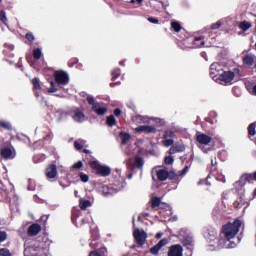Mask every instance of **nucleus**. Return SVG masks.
I'll return each mask as SVG.
<instances>
[{
	"instance_id": "obj_1",
	"label": "nucleus",
	"mask_w": 256,
	"mask_h": 256,
	"mask_svg": "<svg viewBox=\"0 0 256 256\" xmlns=\"http://www.w3.org/2000/svg\"><path fill=\"white\" fill-rule=\"evenodd\" d=\"M242 225L241 220H235L232 223L224 225L221 232L222 239L219 240V247L223 249H233L237 247V244L231 240L237 237V233H239V229H241Z\"/></svg>"
},
{
	"instance_id": "obj_2",
	"label": "nucleus",
	"mask_w": 256,
	"mask_h": 256,
	"mask_svg": "<svg viewBox=\"0 0 256 256\" xmlns=\"http://www.w3.org/2000/svg\"><path fill=\"white\" fill-rule=\"evenodd\" d=\"M90 167L101 177H108V175H111V168L107 165H102L99 161L91 162Z\"/></svg>"
},
{
	"instance_id": "obj_3",
	"label": "nucleus",
	"mask_w": 256,
	"mask_h": 256,
	"mask_svg": "<svg viewBox=\"0 0 256 256\" xmlns=\"http://www.w3.org/2000/svg\"><path fill=\"white\" fill-rule=\"evenodd\" d=\"M31 256H47V251H49V245L41 242H36L32 248Z\"/></svg>"
},
{
	"instance_id": "obj_4",
	"label": "nucleus",
	"mask_w": 256,
	"mask_h": 256,
	"mask_svg": "<svg viewBox=\"0 0 256 256\" xmlns=\"http://www.w3.org/2000/svg\"><path fill=\"white\" fill-rule=\"evenodd\" d=\"M87 102L89 105H92V111L97 113V115H105L107 113V108L99 103H95V98H93V96H88Z\"/></svg>"
},
{
	"instance_id": "obj_5",
	"label": "nucleus",
	"mask_w": 256,
	"mask_h": 256,
	"mask_svg": "<svg viewBox=\"0 0 256 256\" xmlns=\"http://www.w3.org/2000/svg\"><path fill=\"white\" fill-rule=\"evenodd\" d=\"M233 79H235V73L231 71H226L223 74L218 76V81L221 85H229L232 83Z\"/></svg>"
},
{
	"instance_id": "obj_6",
	"label": "nucleus",
	"mask_w": 256,
	"mask_h": 256,
	"mask_svg": "<svg viewBox=\"0 0 256 256\" xmlns=\"http://www.w3.org/2000/svg\"><path fill=\"white\" fill-rule=\"evenodd\" d=\"M133 123H136V125H141V124H150L155 121L158 123L159 118H151L149 116H143V115H136L132 118Z\"/></svg>"
},
{
	"instance_id": "obj_7",
	"label": "nucleus",
	"mask_w": 256,
	"mask_h": 256,
	"mask_svg": "<svg viewBox=\"0 0 256 256\" xmlns=\"http://www.w3.org/2000/svg\"><path fill=\"white\" fill-rule=\"evenodd\" d=\"M133 235L138 245H145V241H147V233L144 230L136 228Z\"/></svg>"
},
{
	"instance_id": "obj_8",
	"label": "nucleus",
	"mask_w": 256,
	"mask_h": 256,
	"mask_svg": "<svg viewBox=\"0 0 256 256\" xmlns=\"http://www.w3.org/2000/svg\"><path fill=\"white\" fill-rule=\"evenodd\" d=\"M156 175L158 181H167V179H175V174L173 172L169 173V171L163 168H159L158 170H156Z\"/></svg>"
},
{
	"instance_id": "obj_9",
	"label": "nucleus",
	"mask_w": 256,
	"mask_h": 256,
	"mask_svg": "<svg viewBox=\"0 0 256 256\" xmlns=\"http://www.w3.org/2000/svg\"><path fill=\"white\" fill-rule=\"evenodd\" d=\"M222 67L221 64L215 62L210 66V77L217 81L219 79V75H221Z\"/></svg>"
},
{
	"instance_id": "obj_10",
	"label": "nucleus",
	"mask_w": 256,
	"mask_h": 256,
	"mask_svg": "<svg viewBox=\"0 0 256 256\" xmlns=\"http://www.w3.org/2000/svg\"><path fill=\"white\" fill-rule=\"evenodd\" d=\"M0 155L3 157V159H15V149L13 146L3 147L0 151Z\"/></svg>"
},
{
	"instance_id": "obj_11",
	"label": "nucleus",
	"mask_w": 256,
	"mask_h": 256,
	"mask_svg": "<svg viewBox=\"0 0 256 256\" xmlns=\"http://www.w3.org/2000/svg\"><path fill=\"white\" fill-rule=\"evenodd\" d=\"M55 80L57 83H59V85H67V83H69V76L65 72H56Z\"/></svg>"
},
{
	"instance_id": "obj_12",
	"label": "nucleus",
	"mask_w": 256,
	"mask_h": 256,
	"mask_svg": "<svg viewBox=\"0 0 256 256\" xmlns=\"http://www.w3.org/2000/svg\"><path fill=\"white\" fill-rule=\"evenodd\" d=\"M168 256H183V247L179 244L171 246L168 251Z\"/></svg>"
},
{
	"instance_id": "obj_13",
	"label": "nucleus",
	"mask_w": 256,
	"mask_h": 256,
	"mask_svg": "<svg viewBox=\"0 0 256 256\" xmlns=\"http://www.w3.org/2000/svg\"><path fill=\"white\" fill-rule=\"evenodd\" d=\"M135 133H157V128L153 126L142 125L134 129Z\"/></svg>"
},
{
	"instance_id": "obj_14",
	"label": "nucleus",
	"mask_w": 256,
	"mask_h": 256,
	"mask_svg": "<svg viewBox=\"0 0 256 256\" xmlns=\"http://www.w3.org/2000/svg\"><path fill=\"white\" fill-rule=\"evenodd\" d=\"M212 138L207 134H197L196 141L200 145H209L211 143Z\"/></svg>"
},
{
	"instance_id": "obj_15",
	"label": "nucleus",
	"mask_w": 256,
	"mask_h": 256,
	"mask_svg": "<svg viewBox=\"0 0 256 256\" xmlns=\"http://www.w3.org/2000/svg\"><path fill=\"white\" fill-rule=\"evenodd\" d=\"M72 118L77 123H83V121H85V114H83L81 110L75 109L72 113Z\"/></svg>"
},
{
	"instance_id": "obj_16",
	"label": "nucleus",
	"mask_w": 256,
	"mask_h": 256,
	"mask_svg": "<svg viewBox=\"0 0 256 256\" xmlns=\"http://www.w3.org/2000/svg\"><path fill=\"white\" fill-rule=\"evenodd\" d=\"M41 233V226L39 224H32L28 228V235L30 237H35V235H39Z\"/></svg>"
},
{
	"instance_id": "obj_17",
	"label": "nucleus",
	"mask_w": 256,
	"mask_h": 256,
	"mask_svg": "<svg viewBox=\"0 0 256 256\" xmlns=\"http://www.w3.org/2000/svg\"><path fill=\"white\" fill-rule=\"evenodd\" d=\"M46 177H48V179H55V177H57V166L53 164L50 165L46 169Z\"/></svg>"
},
{
	"instance_id": "obj_18",
	"label": "nucleus",
	"mask_w": 256,
	"mask_h": 256,
	"mask_svg": "<svg viewBox=\"0 0 256 256\" xmlns=\"http://www.w3.org/2000/svg\"><path fill=\"white\" fill-rule=\"evenodd\" d=\"M91 205H93L91 203V201H89L85 198H80L79 199V207H80V209H82V211H85V209H87V207H91Z\"/></svg>"
},
{
	"instance_id": "obj_19",
	"label": "nucleus",
	"mask_w": 256,
	"mask_h": 256,
	"mask_svg": "<svg viewBox=\"0 0 256 256\" xmlns=\"http://www.w3.org/2000/svg\"><path fill=\"white\" fill-rule=\"evenodd\" d=\"M243 63L248 67H252V65H255V57L252 55H247L243 58Z\"/></svg>"
},
{
	"instance_id": "obj_20",
	"label": "nucleus",
	"mask_w": 256,
	"mask_h": 256,
	"mask_svg": "<svg viewBox=\"0 0 256 256\" xmlns=\"http://www.w3.org/2000/svg\"><path fill=\"white\" fill-rule=\"evenodd\" d=\"M181 151H185V146L175 145L170 148L169 153L173 155L174 153H181Z\"/></svg>"
},
{
	"instance_id": "obj_21",
	"label": "nucleus",
	"mask_w": 256,
	"mask_h": 256,
	"mask_svg": "<svg viewBox=\"0 0 256 256\" xmlns=\"http://www.w3.org/2000/svg\"><path fill=\"white\" fill-rule=\"evenodd\" d=\"M106 253L107 249L103 248L101 250L91 252L89 256H105Z\"/></svg>"
},
{
	"instance_id": "obj_22",
	"label": "nucleus",
	"mask_w": 256,
	"mask_h": 256,
	"mask_svg": "<svg viewBox=\"0 0 256 256\" xmlns=\"http://www.w3.org/2000/svg\"><path fill=\"white\" fill-rule=\"evenodd\" d=\"M117 123V120H115V116L111 115L107 117V125L109 127H113Z\"/></svg>"
},
{
	"instance_id": "obj_23",
	"label": "nucleus",
	"mask_w": 256,
	"mask_h": 256,
	"mask_svg": "<svg viewBox=\"0 0 256 256\" xmlns=\"http://www.w3.org/2000/svg\"><path fill=\"white\" fill-rule=\"evenodd\" d=\"M120 137L122 139V143L123 145H125V143H127V141H129L131 139V135H129L128 133H120Z\"/></svg>"
},
{
	"instance_id": "obj_24",
	"label": "nucleus",
	"mask_w": 256,
	"mask_h": 256,
	"mask_svg": "<svg viewBox=\"0 0 256 256\" xmlns=\"http://www.w3.org/2000/svg\"><path fill=\"white\" fill-rule=\"evenodd\" d=\"M240 29H242V31H247L248 29H251V23L249 22H242L239 25Z\"/></svg>"
},
{
	"instance_id": "obj_25",
	"label": "nucleus",
	"mask_w": 256,
	"mask_h": 256,
	"mask_svg": "<svg viewBox=\"0 0 256 256\" xmlns=\"http://www.w3.org/2000/svg\"><path fill=\"white\" fill-rule=\"evenodd\" d=\"M79 177H80V181H82V183H88L89 182V175H87L83 172H80Z\"/></svg>"
},
{
	"instance_id": "obj_26",
	"label": "nucleus",
	"mask_w": 256,
	"mask_h": 256,
	"mask_svg": "<svg viewBox=\"0 0 256 256\" xmlns=\"http://www.w3.org/2000/svg\"><path fill=\"white\" fill-rule=\"evenodd\" d=\"M171 27L172 29H174V31H176V33H179V31H181V24H179V22H172Z\"/></svg>"
},
{
	"instance_id": "obj_27",
	"label": "nucleus",
	"mask_w": 256,
	"mask_h": 256,
	"mask_svg": "<svg viewBox=\"0 0 256 256\" xmlns=\"http://www.w3.org/2000/svg\"><path fill=\"white\" fill-rule=\"evenodd\" d=\"M175 137V133L172 130H167L163 136V139H173Z\"/></svg>"
},
{
	"instance_id": "obj_28",
	"label": "nucleus",
	"mask_w": 256,
	"mask_h": 256,
	"mask_svg": "<svg viewBox=\"0 0 256 256\" xmlns=\"http://www.w3.org/2000/svg\"><path fill=\"white\" fill-rule=\"evenodd\" d=\"M174 141L172 138H164L163 145L164 147H171L173 145Z\"/></svg>"
},
{
	"instance_id": "obj_29",
	"label": "nucleus",
	"mask_w": 256,
	"mask_h": 256,
	"mask_svg": "<svg viewBox=\"0 0 256 256\" xmlns=\"http://www.w3.org/2000/svg\"><path fill=\"white\" fill-rule=\"evenodd\" d=\"M83 145H85L84 141H75L74 142V147L75 149H77L78 151H81V149H83Z\"/></svg>"
},
{
	"instance_id": "obj_30",
	"label": "nucleus",
	"mask_w": 256,
	"mask_h": 256,
	"mask_svg": "<svg viewBox=\"0 0 256 256\" xmlns=\"http://www.w3.org/2000/svg\"><path fill=\"white\" fill-rule=\"evenodd\" d=\"M41 55H42L41 49H39V48L34 49V51H33L34 59H41Z\"/></svg>"
},
{
	"instance_id": "obj_31",
	"label": "nucleus",
	"mask_w": 256,
	"mask_h": 256,
	"mask_svg": "<svg viewBox=\"0 0 256 256\" xmlns=\"http://www.w3.org/2000/svg\"><path fill=\"white\" fill-rule=\"evenodd\" d=\"M0 256H13V254H11L9 249L2 248V249H0Z\"/></svg>"
},
{
	"instance_id": "obj_32",
	"label": "nucleus",
	"mask_w": 256,
	"mask_h": 256,
	"mask_svg": "<svg viewBox=\"0 0 256 256\" xmlns=\"http://www.w3.org/2000/svg\"><path fill=\"white\" fill-rule=\"evenodd\" d=\"M255 129H256L255 123L250 124L248 127L249 135H252V136L255 135L256 133Z\"/></svg>"
},
{
	"instance_id": "obj_33",
	"label": "nucleus",
	"mask_w": 256,
	"mask_h": 256,
	"mask_svg": "<svg viewBox=\"0 0 256 256\" xmlns=\"http://www.w3.org/2000/svg\"><path fill=\"white\" fill-rule=\"evenodd\" d=\"M83 167V162L78 161L74 165H72V170L77 171Z\"/></svg>"
},
{
	"instance_id": "obj_34",
	"label": "nucleus",
	"mask_w": 256,
	"mask_h": 256,
	"mask_svg": "<svg viewBox=\"0 0 256 256\" xmlns=\"http://www.w3.org/2000/svg\"><path fill=\"white\" fill-rule=\"evenodd\" d=\"M135 167H138V168H141L143 167V159L139 158V157H136L135 158Z\"/></svg>"
},
{
	"instance_id": "obj_35",
	"label": "nucleus",
	"mask_w": 256,
	"mask_h": 256,
	"mask_svg": "<svg viewBox=\"0 0 256 256\" xmlns=\"http://www.w3.org/2000/svg\"><path fill=\"white\" fill-rule=\"evenodd\" d=\"M159 251H161V248L156 244L151 248L150 253H152V255H157Z\"/></svg>"
},
{
	"instance_id": "obj_36",
	"label": "nucleus",
	"mask_w": 256,
	"mask_h": 256,
	"mask_svg": "<svg viewBox=\"0 0 256 256\" xmlns=\"http://www.w3.org/2000/svg\"><path fill=\"white\" fill-rule=\"evenodd\" d=\"M187 171H189V166H185V168L181 172L175 174V177H183V175L187 174Z\"/></svg>"
},
{
	"instance_id": "obj_37",
	"label": "nucleus",
	"mask_w": 256,
	"mask_h": 256,
	"mask_svg": "<svg viewBox=\"0 0 256 256\" xmlns=\"http://www.w3.org/2000/svg\"><path fill=\"white\" fill-rule=\"evenodd\" d=\"M161 205V199L160 198H153L152 199V207H159Z\"/></svg>"
},
{
	"instance_id": "obj_38",
	"label": "nucleus",
	"mask_w": 256,
	"mask_h": 256,
	"mask_svg": "<svg viewBox=\"0 0 256 256\" xmlns=\"http://www.w3.org/2000/svg\"><path fill=\"white\" fill-rule=\"evenodd\" d=\"M0 127H3L4 129H11V123L5 122V121H1L0 122Z\"/></svg>"
},
{
	"instance_id": "obj_39",
	"label": "nucleus",
	"mask_w": 256,
	"mask_h": 256,
	"mask_svg": "<svg viewBox=\"0 0 256 256\" xmlns=\"http://www.w3.org/2000/svg\"><path fill=\"white\" fill-rule=\"evenodd\" d=\"M32 83H33V85H34V89H41V85L39 84V79L34 78V79L32 80Z\"/></svg>"
},
{
	"instance_id": "obj_40",
	"label": "nucleus",
	"mask_w": 256,
	"mask_h": 256,
	"mask_svg": "<svg viewBox=\"0 0 256 256\" xmlns=\"http://www.w3.org/2000/svg\"><path fill=\"white\" fill-rule=\"evenodd\" d=\"M0 21H2V23H7V16L5 15V11L0 12Z\"/></svg>"
},
{
	"instance_id": "obj_41",
	"label": "nucleus",
	"mask_w": 256,
	"mask_h": 256,
	"mask_svg": "<svg viewBox=\"0 0 256 256\" xmlns=\"http://www.w3.org/2000/svg\"><path fill=\"white\" fill-rule=\"evenodd\" d=\"M7 239V232L1 231L0 232V243H3Z\"/></svg>"
},
{
	"instance_id": "obj_42",
	"label": "nucleus",
	"mask_w": 256,
	"mask_h": 256,
	"mask_svg": "<svg viewBox=\"0 0 256 256\" xmlns=\"http://www.w3.org/2000/svg\"><path fill=\"white\" fill-rule=\"evenodd\" d=\"M173 156H167L166 158H165V163H166V165H173Z\"/></svg>"
},
{
	"instance_id": "obj_43",
	"label": "nucleus",
	"mask_w": 256,
	"mask_h": 256,
	"mask_svg": "<svg viewBox=\"0 0 256 256\" xmlns=\"http://www.w3.org/2000/svg\"><path fill=\"white\" fill-rule=\"evenodd\" d=\"M120 74H121V70H119V69L112 71L113 79H117V77H119Z\"/></svg>"
},
{
	"instance_id": "obj_44",
	"label": "nucleus",
	"mask_w": 256,
	"mask_h": 256,
	"mask_svg": "<svg viewBox=\"0 0 256 256\" xmlns=\"http://www.w3.org/2000/svg\"><path fill=\"white\" fill-rule=\"evenodd\" d=\"M165 245H167V239H162L159 241V243L157 244V246L161 249L162 247H165Z\"/></svg>"
},
{
	"instance_id": "obj_45",
	"label": "nucleus",
	"mask_w": 256,
	"mask_h": 256,
	"mask_svg": "<svg viewBox=\"0 0 256 256\" xmlns=\"http://www.w3.org/2000/svg\"><path fill=\"white\" fill-rule=\"evenodd\" d=\"M49 93H56L57 88L55 87V83L51 82V87L49 88Z\"/></svg>"
},
{
	"instance_id": "obj_46",
	"label": "nucleus",
	"mask_w": 256,
	"mask_h": 256,
	"mask_svg": "<svg viewBox=\"0 0 256 256\" xmlns=\"http://www.w3.org/2000/svg\"><path fill=\"white\" fill-rule=\"evenodd\" d=\"M199 41H201V38H196L195 45H197V47H203L205 45V42L202 41L200 44H198Z\"/></svg>"
},
{
	"instance_id": "obj_47",
	"label": "nucleus",
	"mask_w": 256,
	"mask_h": 256,
	"mask_svg": "<svg viewBox=\"0 0 256 256\" xmlns=\"http://www.w3.org/2000/svg\"><path fill=\"white\" fill-rule=\"evenodd\" d=\"M219 27H221V21H218V22L214 23L211 26V29L215 30V29H219Z\"/></svg>"
},
{
	"instance_id": "obj_48",
	"label": "nucleus",
	"mask_w": 256,
	"mask_h": 256,
	"mask_svg": "<svg viewBox=\"0 0 256 256\" xmlns=\"http://www.w3.org/2000/svg\"><path fill=\"white\" fill-rule=\"evenodd\" d=\"M26 39H28V41H33L35 39V37L33 36V34L28 33V34H26Z\"/></svg>"
},
{
	"instance_id": "obj_49",
	"label": "nucleus",
	"mask_w": 256,
	"mask_h": 256,
	"mask_svg": "<svg viewBox=\"0 0 256 256\" xmlns=\"http://www.w3.org/2000/svg\"><path fill=\"white\" fill-rule=\"evenodd\" d=\"M148 21H149L150 23H154V24L159 23V20H157V19H155V18H153V17L148 18Z\"/></svg>"
},
{
	"instance_id": "obj_50",
	"label": "nucleus",
	"mask_w": 256,
	"mask_h": 256,
	"mask_svg": "<svg viewBox=\"0 0 256 256\" xmlns=\"http://www.w3.org/2000/svg\"><path fill=\"white\" fill-rule=\"evenodd\" d=\"M114 115H116V117H119V115H121V110L119 108L115 109Z\"/></svg>"
},
{
	"instance_id": "obj_51",
	"label": "nucleus",
	"mask_w": 256,
	"mask_h": 256,
	"mask_svg": "<svg viewBox=\"0 0 256 256\" xmlns=\"http://www.w3.org/2000/svg\"><path fill=\"white\" fill-rule=\"evenodd\" d=\"M29 253H31V248H26L24 250V255H29Z\"/></svg>"
},
{
	"instance_id": "obj_52",
	"label": "nucleus",
	"mask_w": 256,
	"mask_h": 256,
	"mask_svg": "<svg viewBox=\"0 0 256 256\" xmlns=\"http://www.w3.org/2000/svg\"><path fill=\"white\" fill-rule=\"evenodd\" d=\"M74 195H75V197H78L79 191L76 190V191L74 192Z\"/></svg>"
},
{
	"instance_id": "obj_53",
	"label": "nucleus",
	"mask_w": 256,
	"mask_h": 256,
	"mask_svg": "<svg viewBox=\"0 0 256 256\" xmlns=\"http://www.w3.org/2000/svg\"><path fill=\"white\" fill-rule=\"evenodd\" d=\"M156 237H157L158 239H160L161 233H158V234L156 235Z\"/></svg>"
},
{
	"instance_id": "obj_54",
	"label": "nucleus",
	"mask_w": 256,
	"mask_h": 256,
	"mask_svg": "<svg viewBox=\"0 0 256 256\" xmlns=\"http://www.w3.org/2000/svg\"><path fill=\"white\" fill-rule=\"evenodd\" d=\"M137 3H143V0H136Z\"/></svg>"
},
{
	"instance_id": "obj_55",
	"label": "nucleus",
	"mask_w": 256,
	"mask_h": 256,
	"mask_svg": "<svg viewBox=\"0 0 256 256\" xmlns=\"http://www.w3.org/2000/svg\"><path fill=\"white\" fill-rule=\"evenodd\" d=\"M253 195H256V188H255V190H254V192H253Z\"/></svg>"
},
{
	"instance_id": "obj_56",
	"label": "nucleus",
	"mask_w": 256,
	"mask_h": 256,
	"mask_svg": "<svg viewBox=\"0 0 256 256\" xmlns=\"http://www.w3.org/2000/svg\"><path fill=\"white\" fill-rule=\"evenodd\" d=\"M130 3H135V0H131Z\"/></svg>"
},
{
	"instance_id": "obj_57",
	"label": "nucleus",
	"mask_w": 256,
	"mask_h": 256,
	"mask_svg": "<svg viewBox=\"0 0 256 256\" xmlns=\"http://www.w3.org/2000/svg\"><path fill=\"white\" fill-rule=\"evenodd\" d=\"M84 153H89V151L88 150H84Z\"/></svg>"
},
{
	"instance_id": "obj_58",
	"label": "nucleus",
	"mask_w": 256,
	"mask_h": 256,
	"mask_svg": "<svg viewBox=\"0 0 256 256\" xmlns=\"http://www.w3.org/2000/svg\"><path fill=\"white\" fill-rule=\"evenodd\" d=\"M108 193H113V192L110 191V192H108Z\"/></svg>"
}]
</instances>
